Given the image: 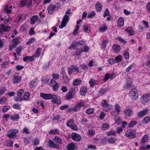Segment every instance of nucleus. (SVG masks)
Instances as JSON below:
<instances>
[{
	"instance_id": "f257e3e1",
	"label": "nucleus",
	"mask_w": 150,
	"mask_h": 150,
	"mask_svg": "<svg viewBox=\"0 0 150 150\" xmlns=\"http://www.w3.org/2000/svg\"><path fill=\"white\" fill-rule=\"evenodd\" d=\"M115 110L110 112L111 115L116 117L118 116L121 111V107L119 104H116L114 106Z\"/></svg>"
},
{
	"instance_id": "f03ea898",
	"label": "nucleus",
	"mask_w": 150,
	"mask_h": 150,
	"mask_svg": "<svg viewBox=\"0 0 150 150\" xmlns=\"http://www.w3.org/2000/svg\"><path fill=\"white\" fill-rule=\"evenodd\" d=\"M84 105L85 102H79L74 107L68 109L67 112H70L72 111L76 112L79 110L81 107L84 106Z\"/></svg>"
},
{
	"instance_id": "7ed1b4c3",
	"label": "nucleus",
	"mask_w": 150,
	"mask_h": 150,
	"mask_svg": "<svg viewBox=\"0 0 150 150\" xmlns=\"http://www.w3.org/2000/svg\"><path fill=\"white\" fill-rule=\"evenodd\" d=\"M19 132V131L18 129H11L7 132V136L10 139H15L17 137L16 134Z\"/></svg>"
},
{
	"instance_id": "20e7f679",
	"label": "nucleus",
	"mask_w": 150,
	"mask_h": 150,
	"mask_svg": "<svg viewBox=\"0 0 150 150\" xmlns=\"http://www.w3.org/2000/svg\"><path fill=\"white\" fill-rule=\"evenodd\" d=\"M101 104L103 107V110L106 112L111 110L113 108L112 105H110L106 100H103L102 101Z\"/></svg>"
},
{
	"instance_id": "39448f33",
	"label": "nucleus",
	"mask_w": 150,
	"mask_h": 150,
	"mask_svg": "<svg viewBox=\"0 0 150 150\" xmlns=\"http://www.w3.org/2000/svg\"><path fill=\"white\" fill-rule=\"evenodd\" d=\"M129 96L133 100H136L139 98V93L137 90L136 88L132 89L129 93Z\"/></svg>"
},
{
	"instance_id": "423d86ee",
	"label": "nucleus",
	"mask_w": 150,
	"mask_h": 150,
	"mask_svg": "<svg viewBox=\"0 0 150 150\" xmlns=\"http://www.w3.org/2000/svg\"><path fill=\"white\" fill-rule=\"evenodd\" d=\"M50 86L52 87V89L54 91H58L59 88L60 87L59 83L53 79L50 80Z\"/></svg>"
},
{
	"instance_id": "0eeeda50",
	"label": "nucleus",
	"mask_w": 150,
	"mask_h": 150,
	"mask_svg": "<svg viewBox=\"0 0 150 150\" xmlns=\"http://www.w3.org/2000/svg\"><path fill=\"white\" fill-rule=\"evenodd\" d=\"M61 74L62 75V82L63 83H67L69 81L70 79L67 75L64 67L62 68Z\"/></svg>"
},
{
	"instance_id": "6e6552de",
	"label": "nucleus",
	"mask_w": 150,
	"mask_h": 150,
	"mask_svg": "<svg viewBox=\"0 0 150 150\" xmlns=\"http://www.w3.org/2000/svg\"><path fill=\"white\" fill-rule=\"evenodd\" d=\"M68 74L70 75L75 71H76L77 73L80 72L79 68L74 64L71 65L68 67Z\"/></svg>"
},
{
	"instance_id": "1a4fd4ad",
	"label": "nucleus",
	"mask_w": 150,
	"mask_h": 150,
	"mask_svg": "<svg viewBox=\"0 0 150 150\" xmlns=\"http://www.w3.org/2000/svg\"><path fill=\"white\" fill-rule=\"evenodd\" d=\"M76 93V92L75 91L74 88H71L66 94L65 96L66 99L69 100L72 98L74 97Z\"/></svg>"
},
{
	"instance_id": "9d476101",
	"label": "nucleus",
	"mask_w": 150,
	"mask_h": 150,
	"mask_svg": "<svg viewBox=\"0 0 150 150\" xmlns=\"http://www.w3.org/2000/svg\"><path fill=\"white\" fill-rule=\"evenodd\" d=\"M69 19L70 18L68 16L66 15H64L61 22V25L59 26V28L60 29H62L66 26Z\"/></svg>"
},
{
	"instance_id": "9b49d317",
	"label": "nucleus",
	"mask_w": 150,
	"mask_h": 150,
	"mask_svg": "<svg viewBox=\"0 0 150 150\" xmlns=\"http://www.w3.org/2000/svg\"><path fill=\"white\" fill-rule=\"evenodd\" d=\"M12 44L9 46V49L10 51L12 50L14 48L20 43V41L17 37L15 38L12 40Z\"/></svg>"
},
{
	"instance_id": "f8f14e48",
	"label": "nucleus",
	"mask_w": 150,
	"mask_h": 150,
	"mask_svg": "<svg viewBox=\"0 0 150 150\" xmlns=\"http://www.w3.org/2000/svg\"><path fill=\"white\" fill-rule=\"evenodd\" d=\"M125 134L127 137L133 139L135 137V131L134 129L127 130L125 132Z\"/></svg>"
},
{
	"instance_id": "ddd939ff",
	"label": "nucleus",
	"mask_w": 150,
	"mask_h": 150,
	"mask_svg": "<svg viewBox=\"0 0 150 150\" xmlns=\"http://www.w3.org/2000/svg\"><path fill=\"white\" fill-rule=\"evenodd\" d=\"M59 6L55 5L53 4H51L48 6L47 8L48 13L49 14H51L53 13L55 10L60 8Z\"/></svg>"
},
{
	"instance_id": "4468645a",
	"label": "nucleus",
	"mask_w": 150,
	"mask_h": 150,
	"mask_svg": "<svg viewBox=\"0 0 150 150\" xmlns=\"http://www.w3.org/2000/svg\"><path fill=\"white\" fill-rule=\"evenodd\" d=\"M149 111V110L147 108H145L143 110H140L137 112V117L139 118H142L146 115Z\"/></svg>"
},
{
	"instance_id": "2eb2a0df",
	"label": "nucleus",
	"mask_w": 150,
	"mask_h": 150,
	"mask_svg": "<svg viewBox=\"0 0 150 150\" xmlns=\"http://www.w3.org/2000/svg\"><path fill=\"white\" fill-rule=\"evenodd\" d=\"M132 81L130 78H128L127 79V82L126 85L124 86L125 89H129L132 88L133 86L132 85Z\"/></svg>"
},
{
	"instance_id": "dca6fc26",
	"label": "nucleus",
	"mask_w": 150,
	"mask_h": 150,
	"mask_svg": "<svg viewBox=\"0 0 150 150\" xmlns=\"http://www.w3.org/2000/svg\"><path fill=\"white\" fill-rule=\"evenodd\" d=\"M124 112L125 116L127 117H129L133 114V111L129 108L125 109Z\"/></svg>"
},
{
	"instance_id": "f3484780",
	"label": "nucleus",
	"mask_w": 150,
	"mask_h": 150,
	"mask_svg": "<svg viewBox=\"0 0 150 150\" xmlns=\"http://www.w3.org/2000/svg\"><path fill=\"white\" fill-rule=\"evenodd\" d=\"M49 145L50 147L57 149H59V145L54 143L51 140H49L48 141Z\"/></svg>"
},
{
	"instance_id": "a211bd4d",
	"label": "nucleus",
	"mask_w": 150,
	"mask_h": 150,
	"mask_svg": "<svg viewBox=\"0 0 150 150\" xmlns=\"http://www.w3.org/2000/svg\"><path fill=\"white\" fill-rule=\"evenodd\" d=\"M40 96L44 99H50L53 97V96L50 94L45 93H40Z\"/></svg>"
},
{
	"instance_id": "6ab92c4d",
	"label": "nucleus",
	"mask_w": 150,
	"mask_h": 150,
	"mask_svg": "<svg viewBox=\"0 0 150 150\" xmlns=\"http://www.w3.org/2000/svg\"><path fill=\"white\" fill-rule=\"evenodd\" d=\"M52 98V102L53 103L57 104H61V101L60 99L59 98H58L56 95H53V97Z\"/></svg>"
},
{
	"instance_id": "aec40b11",
	"label": "nucleus",
	"mask_w": 150,
	"mask_h": 150,
	"mask_svg": "<svg viewBox=\"0 0 150 150\" xmlns=\"http://www.w3.org/2000/svg\"><path fill=\"white\" fill-rule=\"evenodd\" d=\"M71 138L73 140L76 141H79L81 139V136L76 133H74L72 134Z\"/></svg>"
},
{
	"instance_id": "412c9836",
	"label": "nucleus",
	"mask_w": 150,
	"mask_h": 150,
	"mask_svg": "<svg viewBox=\"0 0 150 150\" xmlns=\"http://www.w3.org/2000/svg\"><path fill=\"white\" fill-rule=\"evenodd\" d=\"M21 79V77L18 75H14L13 76V83H18L20 82Z\"/></svg>"
},
{
	"instance_id": "4be33fe9",
	"label": "nucleus",
	"mask_w": 150,
	"mask_h": 150,
	"mask_svg": "<svg viewBox=\"0 0 150 150\" xmlns=\"http://www.w3.org/2000/svg\"><path fill=\"white\" fill-rule=\"evenodd\" d=\"M150 95L149 93H148L146 94L145 96H143L141 98L142 102L144 104L148 101L149 100V98Z\"/></svg>"
},
{
	"instance_id": "5701e85b",
	"label": "nucleus",
	"mask_w": 150,
	"mask_h": 150,
	"mask_svg": "<svg viewBox=\"0 0 150 150\" xmlns=\"http://www.w3.org/2000/svg\"><path fill=\"white\" fill-rule=\"evenodd\" d=\"M10 27L9 26H5L4 25H3L1 27H0V33H2L3 31L8 32L10 30Z\"/></svg>"
},
{
	"instance_id": "b1692460",
	"label": "nucleus",
	"mask_w": 150,
	"mask_h": 150,
	"mask_svg": "<svg viewBox=\"0 0 150 150\" xmlns=\"http://www.w3.org/2000/svg\"><path fill=\"white\" fill-rule=\"evenodd\" d=\"M96 11L98 12H100L102 10V5L101 3L97 2L95 5Z\"/></svg>"
},
{
	"instance_id": "393cba45",
	"label": "nucleus",
	"mask_w": 150,
	"mask_h": 150,
	"mask_svg": "<svg viewBox=\"0 0 150 150\" xmlns=\"http://www.w3.org/2000/svg\"><path fill=\"white\" fill-rule=\"evenodd\" d=\"M87 92V91L86 87L85 86H83L81 87L80 92L81 95L84 96Z\"/></svg>"
},
{
	"instance_id": "a878e982",
	"label": "nucleus",
	"mask_w": 150,
	"mask_h": 150,
	"mask_svg": "<svg viewBox=\"0 0 150 150\" xmlns=\"http://www.w3.org/2000/svg\"><path fill=\"white\" fill-rule=\"evenodd\" d=\"M30 94L28 91H26L24 93L23 98L24 100L28 101L30 100Z\"/></svg>"
},
{
	"instance_id": "bb28decb",
	"label": "nucleus",
	"mask_w": 150,
	"mask_h": 150,
	"mask_svg": "<svg viewBox=\"0 0 150 150\" xmlns=\"http://www.w3.org/2000/svg\"><path fill=\"white\" fill-rule=\"evenodd\" d=\"M118 26L120 27H122L124 25V18L120 17L118 19L117 21Z\"/></svg>"
},
{
	"instance_id": "cd10ccee",
	"label": "nucleus",
	"mask_w": 150,
	"mask_h": 150,
	"mask_svg": "<svg viewBox=\"0 0 150 150\" xmlns=\"http://www.w3.org/2000/svg\"><path fill=\"white\" fill-rule=\"evenodd\" d=\"M39 18V17L37 15H33L31 18L30 20V23L33 24L37 22Z\"/></svg>"
},
{
	"instance_id": "c85d7f7f",
	"label": "nucleus",
	"mask_w": 150,
	"mask_h": 150,
	"mask_svg": "<svg viewBox=\"0 0 150 150\" xmlns=\"http://www.w3.org/2000/svg\"><path fill=\"white\" fill-rule=\"evenodd\" d=\"M112 49L114 52L117 53L120 50V45L118 44H115L113 45L112 47Z\"/></svg>"
},
{
	"instance_id": "c756f323",
	"label": "nucleus",
	"mask_w": 150,
	"mask_h": 150,
	"mask_svg": "<svg viewBox=\"0 0 150 150\" xmlns=\"http://www.w3.org/2000/svg\"><path fill=\"white\" fill-rule=\"evenodd\" d=\"M12 121H18L20 118L18 114L15 113L13 114L10 117Z\"/></svg>"
},
{
	"instance_id": "7c9ffc66",
	"label": "nucleus",
	"mask_w": 150,
	"mask_h": 150,
	"mask_svg": "<svg viewBox=\"0 0 150 150\" xmlns=\"http://www.w3.org/2000/svg\"><path fill=\"white\" fill-rule=\"evenodd\" d=\"M125 31L128 32L131 35H133L134 34V31L131 27H129L125 29Z\"/></svg>"
},
{
	"instance_id": "2f4dec72",
	"label": "nucleus",
	"mask_w": 150,
	"mask_h": 150,
	"mask_svg": "<svg viewBox=\"0 0 150 150\" xmlns=\"http://www.w3.org/2000/svg\"><path fill=\"white\" fill-rule=\"evenodd\" d=\"M82 82V81L79 79H75L73 81V85L76 86L80 85Z\"/></svg>"
},
{
	"instance_id": "473e14b6",
	"label": "nucleus",
	"mask_w": 150,
	"mask_h": 150,
	"mask_svg": "<svg viewBox=\"0 0 150 150\" xmlns=\"http://www.w3.org/2000/svg\"><path fill=\"white\" fill-rule=\"evenodd\" d=\"M53 140L57 143L60 144H62V139L60 137L57 136H55Z\"/></svg>"
},
{
	"instance_id": "72a5a7b5",
	"label": "nucleus",
	"mask_w": 150,
	"mask_h": 150,
	"mask_svg": "<svg viewBox=\"0 0 150 150\" xmlns=\"http://www.w3.org/2000/svg\"><path fill=\"white\" fill-rule=\"evenodd\" d=\"M33 57V56L32 57L26 56L23 58V60L25 62L29 61L32 62L34 60Z\"/></svg>"
},
{
	"instance_id": "f704fd0d",
	"label": "nucleus",
	"mask_w": 150,
	"mask_h": 150,
	"mask_svg": "<svg viewBox=\"0 0 150 150\" xmlns=\"http://www.w3.org/2000/svg\"><path fill=\"white\" fill-rule=\"evenodd\" d=\"M42 50V48L39 47L36 50V53L35 54H34L33 56L34 57H38L40 55V51Z\"/></svg>"
},
{
	"instance_id": "c9c22d12",
	"label": "nucleus",
	"mask_w": 150,
	"mask_h": 150,
	"mask_svg": "<svg viewBox=\"0 0 150 150\" xmlns=\"http://www.w3.org/2000/svg\"><path fill=\"white\" fill-rule=\"evenodd\" d=\"M75 148L74 144L71 143L69 144L67 146V150H74Z\"/></svg>"
},
{
	"instance_id": "e433bc0d",
	"label": "nucleus",
	"mask_w": 150,
	"mask_h": 150,
	"mask_svg": "<svg viewBox=\"0 0 150 150\" xmlns=\"http://www.w3.org/2000/svg\"><path fill=\"white\" fill-rule=\"evenodd\" d=\"M150 122V117L147 116L144 117L142 120V123L144 124H147L148 122Z\"/></svg>"
},
{
	"instance_id": "4c0bfd02",
	"label": "nucleus",
	"mask_w": 150,
	"mask_h": 150,
	"mask_svg": "<svg viewBox=\"0 0 150 150\" xmlns=\"http://www.w3.org/2000/svg\"><path fill=\"white\" fill-rule=\"evenodd\" d=\"M108 90V89L107 88H101L99 91V93L100 96L103 95L104 94L107 92Z\"/></svg>"
},
{
	"instance_id": "58836bf2",
	"label": "nucleus",
	"mask_w": 150,
	"mask_h": 150,
	"mask_svg": "<svg viewBox=\"0 0 150 150\" xmlns=\"http://www.w3.org/2000/svg\"><path fill=\"white\" fill-rule=\"evenodd\" d=\"M137 123V121L136 120L130 121L128 124V127H132Z\"/></svg>"
},
{
	"instance_id": "ea45409f",
	"label": "nucleus",
	"mask_w": 150,
	"mask_h": 150,
	"mask_svg": "<svg viewBox=\"0 0 150 150\" xmlns=\"http://www.w3.org/2000/svg\"><path fill=\"white\" fill-rule=\"evenodd\" d=\"M78 45L76 42H74L72 43L71 45L69 47V49H76Z\"/></svg>"
},
{
	"instance_id": "a19ab883",
	"label": "nucleus",
	"mask_w": 150,
	"mask_h": 150,
	"mask_svg": "<svg viewBox=\"0 0 150 150\" xmlns=\"http://www.w3.org/2000/svg\"><path fill=\"white\" fill-rule=\"evenodd\" d=\"M32 143L33 146H38L40 144L39 139L37 138H35L32 141Z\"/></svg>"
},
{
	"instance_id": "79ce46f5",
	"label": "nucleus",
	"mask_w": 150,
	"mask_h": 150,
	"mask_svg": "<svg viewBox=\"0 0 150 150\" xmlns=\"http://www.w3.org/2000/svg\"><path fill=\"white\" fill-rule=\"evenodd\" d=\"M59 130L57 129H54L51 130L49 132V134H56L59 132Z\"/></svg>"
},
{
	"instance_id": "37998d69",
	"label": "nucleus",
	"mask_w": 150,
	"mask_h": 150,
	"mask_svg": "<svg viewBox=\"0 0 150 150\" xmlns=\"http://www.w3.org/2000/svg\"><path fill=\"white\" fill-rule=\"evenodd\" d=\"M83 52H87L89 50L90 47L87 45H85L81 48Z\"/></svg>"
},
{
	"instance_id": "c03bdc74",
	"label": "nucleus",
	"mask_w": 150,
	"mask_h": 150,
	"mask_svg": "<svg viewBox=\"0 0 150 150\" xmlns=\"http://www.w3.org/2000/svg\"><path fill=\"white\" fill-rule=\"evenodd\" d=\"M95 134V130L92 129H89L87 132V134L89 136L93 137L94 136Z\"/></svg>"
},
{
	"instance_id": "a18cd8bd",
	"label": "nucleus",
	"mask_w": 150,
	"mask_h": 150,
	"mask_svg": "<svg viewBox=\"0 0 150 150\" xmlns=\"http://www.w3.org/2000/svg\"><path fill=\"white\" fill-rule=\"evenodd\" d=\"M13 141L11 140H8L6 141V144L8 146L12 147Z\"/></svg>"
},
{
	"instance_id": "49530a36",
	"label": "nucleus",
	"mask_w": 150,
	"mask_h": 150,
	"mask_svg": "<svg viewBox=\"0 0 150 150\" xmlns=\"http://www.w3.org/2000/svg\"><path fill=\"white\" fill-rule=\"evenodd\" d=\"M110 127V125L108 123H103L101 128L103 130H105L108 129Z\"/></svg>"
},
{
	"instance_id": "de8ad7c7",
	"label": "nucleus",
	"mask_w": 150,
	"mask_h": 150,
	"mask_svg": "<svg viewBox=\"0 0 150 150\" xmlns=\"http://www.w3.org/2000/svg\"><path fill=\"white\" fill-rule=\"evenodd\" d=\"M117 139L115 137H110L108 138V141L110 144L114 143Z\"/></svg>"
},
{
	"instance_id": "09e8293b",
	"label": "nucleus",
	"mask_w": 150,
	"mask_h": 150,
	"mask_svg": "<svg viewBox=\"0 0 150 150\" xmlns=\"http://www.w3.org/2000/svg\"><path fill=\"white\" fill-rule=\"evenodd\" d=\"M148 135L146 134H145L141 139V142L142 143H144L148 140Z\"/></svg>"
},
{
	"instance_id": "8fccbe9b",
	"label": "nucleus",
	"mask_w": 150,
	"mask_h": 150,
	"mask_svg": "<svg viewBox=\"0 0 150 150\" xmlns=\"http://www.w3.org/2000/svg\"><path fill=\"white\" fill-rule=\"evenodd\" d=\"M4 11L7 13L9 14L11 13V10L8 8L7 5H6L4 6Z\"/></svg>"
},
{
	"instance_id": "3c124183",
	"label": "nucleus",
	"mask_w": 150,
	"mask_h": 150,
	"mask_svg": "<svg viewBox=\"0 0 150 150\" xmlns=\"http://www.w3.org/2000/svg\"><path fill=\"white\" fill-rule=\"evenodd\" d=\"M83 29L84 32L86 33L90 32V27L89 26L84 25L83 27Z\"/></svg>"
},
{
	"instance_id": "603ef678",
	"label": "nucleus",
	"mask_w": 150,
	"mask_h": 150,
	"mask_svg": "<svg viewBox=\"0 0 150 150\" xmlns=\"http://www.w3.org/2000/svg\"><path fill=\"white\" fill-rule=\"evenodd\" d=\"M10 106L9 105H6L4 106L2 109V111L3 113H4L9 110Z\"/></svg>"
},
{
	"instance_id": "864d4df0",
	"label": "nucleus",
	"mask_w": 150,
	"mask_h": 150,
	"mask_svg": "<svg viewBox=\"0 0 150 150\" xmlns=\"http://www.w3.org/2000/svg\"><path fill=\"white\" fill-rule=\"evenodd\" d=\"M29 86L32 88H33L35 87L37 85V84L36 81H32L29 83Z\"/></svg>"
},
{
	"instance_id": "5fc2aeb1",
	"label": "nucleus",
	"mask_w": 150,
	"mask_h": 150,
	"mask_svg": "<svg viewBox=\"0 0 150 150\" xmlns=\"http://www.w3.org/2000/svg\"><path fill=\"white\" fill-rule=\"evenodd\" d=\"M122 57L121 55H119L116 56L115 58V63H118L120 62L122 60Z\"/></svg>"
},
{
	"instance_id": "6e6d98bb",
	"label": "nucleus",
	"mask_w": 150,
	"mask_h": 150,
	"mask_svg": "<svg viewBox=\"0 0 150 150\" xmlns=\"http://www.w3.org/2000/svg\"><path fill=\"white\" fill-rule=\"evenodd\" d=\"M7 98L5 97H0V104H3L7 102Z\"/></svg>"
},
{
	"instance_id": "4d7b16f0",
	"label": "nucleus",
	"mask_w": 150,
	"mask_h": 150,
	"mask_svg": "<svg viewBox=\"0 0 150 150\" xmlns=\"http://www.w3.org/2000/svg\"><path fill=\"white\" fill-rule=\"evenodd\" d=\"M6 91V88L3 86L0 88V96L2 95Z\"/></svg>"
},
{
	"instance_id": "13d9d810",
	"label": "nucleus",
	"mask_w": 150,
	"mask_h": 150,
	"mask_svg": "<svg viewBox=\"0 0 150 150\" xmlns=\"http://www.w3.org/2000/svg\"><path fill=\"white\" fill-rule=\"evenodd\" d=\"M106 134L108 136H110L111 135H112L114 136H115L116 135V132L114 130H111L106 132Z\"/></svg>"
},
{
	"instance_id": "bf43d9fd",
	"label": "nucleus",
	"mask_w": 150,
	"mask_h": 150,
	"mask_svg": "<svg viewBox=\"0 0 150 150\" xmlns=\"http://www.w3.org/2000/svg\"><path fill=\"white\" fill-rule=\"evenodd\" d=\"M108 29L107 27L105 25L102 26L99 28V30L100 32H103Z\"/></svg>"
},
{
	"instance_id": "052dcab7",
	"label": "nucleus",
	"mask_w": 150,
	"mask_h": 150,
	"mask_svg": "<svg viewBox=\"0 0 150 150\" xmlns=\"http://www.w3.org/2000/svg\"><path fill=\"white\" fill-rule=\"evenodd\" d=\"M74 120L73 119H71L67 121V126L69 127L74 124Z\"/></svg>"
},
{
	"instance_id": "680f3d73",
	"label": "nucleus",
	"mask_w": 150,
	"mask_h": 150,
	"mask_svg": "<svg viewBox=\"0 0 150 150\" xmlns=\"http://www.w3.org/2000/svg\"><path fill=\"white\" fill-rule=\"evenodd\" d=\"M96 15V13L94 11H92L91 12V13H89L88 16V18H94Z\"/></svg>"
},
{
	"instance_id": "e2e57ef3",
	"label": "nucleus",
	"mask_w": 150,
	"mask_h": 150,
	"mask_svg": "<svg viewBox=\"0 0 150 150\" xmlns=\"http://www.w3.org/2000/svg\"><path fill=\"white\" fill-rule=\"evenodd\" d=\"M13 108L16 109H21V105L18 103H15L13 105Z\"/></svg>"
},
{
	"instance_id": "0e129e2a",
	"label": "nucleus",
	"mask_w": 150,
	"mask_h": 150,
	"mask_svg": "<svg viewBox=\"0 0 150 150\" xmlns=\"http://www.w3.org/2000/svg\"><path fill=\"white\" fill-rule=\"evenodd\" d=\"M94 111V109L91 108L88 109L86 110V113L88 115H91L92 114Z\"/></svg>"
},
{
	"instance_id": "69168bd1",
	"label": "nucleus",
	"mask_w": 150,
	"mask_h": 150,
	"mask_svg": "<svg viewBox=\"0 0 150 150\" xmlns=\"http://www.w3.org/2000/svg\"><path fill=\"white\" fill-rule=\"evenodd\" d=\"M82 50L81 49H78L76 50L75 55L76 57L81 55V53L82 52Z\"/></svg>"
},
{
	"instance_id": "338daca9",
	"label": "nucleus",
	"mask_w": 150,
	"mask_h": 150,
	"mask_svg": "<svg viewBox=\"0 0 150 150\" xmlns=\"http://www.w3.org/2000/svg\"><path fill=\"white\" fill-rule=\"evenodd\" d=\"M108 41L107 40H103V41L102 45V47L103 48L105 49L106 46V45L108 43Z\"/></svg>"
},
{
	"instance_id": "774afa93",
	"label": "nucleus",
	"mask_w": 150,
	"mask_h": 150,
	"mask_svg": "<svg viewBox=\"0 0 150 150\" xmlns=\"http://www.w3.org/2000/svg\"><path fill=\"white\" fill-rule=\"evenodd\" d=\"M96 83V81L94 79H91L89 83L91 87H93L95 85Z\"/></svg>"
}]
</instances>
